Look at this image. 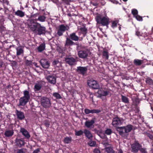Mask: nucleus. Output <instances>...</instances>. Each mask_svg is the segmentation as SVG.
Instances as JSON below:
<instances>
[{"mask_svg":"<svg viewBox=\"0 0 153 153\" xmlns=\"http://www.w3.org/2000/svg\"><path fill=\"white\" fill-rule=\"evenodd\" d=\"M29 27L33 32L37 33L39 35L45 34L46 33V28L36 22V19H31L30 20Z\"/></svg>","mask_w":153,"mask_h":153,"instance_id":"f257e3e1","label":"nucleus"},{"mask_svg":"<svg viewBox=\"0 0 153 153\" xmlns=\"http://www.w3.org/2000/svg\"><path fill=\"white\" fill-rule=\"evenodd\" d=\"M133 126L130 124L126 126L117 127L116 130L119 132V134L122 137L126 138L128 135V133L133 129Z\"/></svg>","mask_w":153,"mask_h":153,"instance_id":"f03ea898","label":"nucleus"},{"mask_svg":"<svg viewBox=\"0 0 153 153\" xmlns=\"http://www.w3.org/2000/svg\"><path fill=\"white\" fill-rule=\"evenodd\" d=\"M96 21L97 23L102 26H106L107 27H108L109 19L107 16H102L101 15L97 16L96 17Z\"/></svg>","mask_w":153,"mask_h":153,"instance_id":"7ed1b4c3","label":"nucleus"},{"mask_svg":"<svg viewBox=\"0 0 153 153\" xmlns=\"http://www.w3.org/2000/svg\"><path fill=\"white\" fill-rule=\"evenodd\" d=\"M69 28V27L67 25H65L64 24L60 25L57 28L56 35L59 36H62L63 33L66 31L68 30Z\"/></svg>","mask_w":153,"mask_h":153,"instance_id":"20e7f679","label":"nucleus"},{"mask_svg":"<svg viewBox=\"0 0 153 153\" xmlns=\"http://www.w3.org/2000/svg\"><path fill=\"white\" fill-rule=\"evenodd\" d=\"M131 152L134 153H137L142 147V145L140 144L137 140H135L134 143L131 145Z\"/></svg>","mask_w":153,"mask_h":153,"instance_id":"39448f33","label":"nucleus"},{"mask_svg":"<svg viewBox=\"0 0 153 153\" xmlns=\"http://www.w3.org/2000/svg\"><path fill=\"white\" fill-rule=\"evenodd\" d=\"M41 104L42 106L45 108H49L51 105V101L49 99L45 97L42 98Z\"/></svg>","mask_w":153,"mask_h":153,"instance_id":"423d86ee","label":"nucleus"},{"mask_svg":"<svg viewBox=\"0 0 153 153\" xmlns=\"http://www.w3.org/2000/svg\"><path fill=\"white\" fill-rule=\"evenodd\" d=\"M88 85L91 88L94 89H99L100 86L97 82L93 79H90L88 81Z\"/></svg>","mask_w":153,"mask_h":153,"instance_id":"0eeeda50","label":"nucleus"},{"mask_svg":"<svg viewBox=\"0 0 153 153\" xmlns=\"http://www.w3.org/2000/svg\"><path fill=\"white\" fill-rule=\"evenodd\" d=\"M123 123V121L121 118L118 117H114L113 118L112 122V125L114 127H117V126L122 125Z\"/></svg>","mask_w":153,"mask_h":153,"instance_id":"6e6552de","label":"nucleus"},{"mask_svg":"<svg viewBox=\"0 0 153 153\" xmlns=\"http://www.w3.org/2000/svg\"><path fill=\"white\" fill-rule=\"evenodd\" d=\"M96 120L95 117L92 118L90 121H86L85 123V127L88 128H93L94 127V124L95 123Z\"/></svg>","mask_w":153,"mask_h":153,"instance_id":"1a4fd4ad","label":"nucleus"},{"mask_svg":"<svg viewBox=\"0 0 153 153\" xmlns=\"http://www.w3.org/2000/svg\"><path fill=\"white\" fill-rule=\"evenodd\" d=\"M87 68L86 67L78 66L77 67L76 71L78 74L84 75L87 72Z\"/></svg>","mask_w":153,"mask_h":153,"instance_id":"9d476101","label":"nucleus"},{"mask_svg":"<svg viewBox=\"0 0 153 153\" xmlns=\"http://www.w3.org/2000/svg\"><path fill=\"white\" fill-rule=\"evenodd\" d=\"M46 79L49 83L53 85H54L56 83V78L53 75H48L46 76Z\"/></svg>","mask_w":153,"mask_h":153,"instance_id":"9b49d317","label":"nucleus"},{"mask_svg":"<svg viewBox=\"0 0 153 153\" xmlns=\"http://www.w3.org/2000/svg\"><path fill=\"white\" fill-rule=\"evenodd\" d=\"M78 55L79 58L85 59L88 56V52L85 50H81L78 52Z\"/></svg>","mask_w":153,"mask_h":153,"instance_id":"f8f14e48","label":"nucleus"},{"mask_svg":"<svg viewBox=\"0 0 153 153\" xmlns=\"http://www.w3.org/2000/svg\"><path fill=\"white\" fill-rule=\"evenodd\" d=\"M39 62L43 68H48L50 66V63L47 59H42Z\"/></svg>","mask_w":153,"mask_h":153,"instance_id":"ddd939ff","label":"nucleus"},{"mask_svg":"<svg viewBox=\"0 0 153 153\" xmlns=\"http://www.w3.org/2000/svg\"><path fill=\"white\" fill-rule=\"evenodd\" d=\"M65 61L67 63L71 66L74 65L76 62V59L72 57L65 58Z\"/></svg>","mask_w":153,"mask_h":153,"instance_id":"4468645a","label":"nucleus"},{"mask_svg":"<svg viewBox=\"0 0 153 153\" xmlns=\"http://www.w3.org/2000/svg\"><path fill=\"white\" fill-rule=\"evenodd\" d=\"M16 114L18 119L20 120H23L25 118L24 113L23 112L19 111L18 110H16Z\"/></svg>","mask_w":153,"mask_h":153,"instance_id":"2eb2a0df","label":"nucleus"},{"mask_svg":"<svg viewBox=\"0 0 153 153\" xmlns=\"http://www.w3.org/2000/svg\"><path fill=\"white\" fill-rule=\"evenodd\" d=\"M101 112V111L99 109H93L92 110H90L87 108H85L84 110V112L86 114H89L90 113L91 114H98L99 113Z\"/></svg>","mask_w":153,"mask_h":153,"instance_id":"dca6fc26","label":"nucleus"},{"mask_svg":"<svg viewBox=\"0 0 153 153\" xmlns=\"http://www.w3.org/2000/svg\"><path fill=\"white\" fill-rule=\"evenodd\" d=\"M98 94L100 96H105L108 95L109 93V91L105 90V89L103 88L99 89L98 91Z\"/></svg>","mask_w":153,"mask_h":153,"instance_id":"f3484780","label":"nucleus"},{"mask_svg":"<svg viewBox=\"0 0 153 153\" xmlns=\"http://www.w3.org/2000/svg\"><path fill=\"white\" fill-rule=\"evenodd\" d=\"M42 83V82L40 81L35 84L34 88L35 91H37L41 89L43 85Z\"/></svg>","mask_w":153,"mask_h":153,"instance_id":"a211bd4d","label":"nucleus"},{"mask_svg":"<svg viewBox=\"0 0 153 153\" xmlns=\"http://www.w3.org/2000/svg\"><path fill=\"white\" fill-rule=\"evenodd\" d=\"M16 145L18 146L21 147L23 146L25 144V142L24 140L22 139H16L15 140Z\"/></svg>","mask_w":153,"mask_h":153,"instance_id":"6ab92c4d","label":"nucleus"},{"mask_svg":"<svg viewBox=\"0 0 153 153\" xmlns=\"http://www.w3.org/2000/svg\"><path fill=\"white\" fill-rule=\"evenodd\" d=\"M20 131L22 134L27 139H28L30 137V135L27 131L23 128H21Z\"/></svg>","mask_w":153,"mask_h":153,"instance_id":"aec40b11","label":"nucleus"},{"mask_svg":"<svg viewBox=\"0 0 153 153\" xmlns=\"http://www.w3.org/2000/svg\"><path fill=\"white\" fill-rule=\"evenodd\" d=\"M93 1H94L95 2L91 1L90 3L94 6L97 7L99 5L98 2L100 3L103 5L104 4V1L103 0H93Z\"/></svg>","mask_w":153,"mask_h":153,"instance_id":"412c9836","label":"nucleus"},{"mask_svg":"<svg viewBox=\"0 0 153 153\" xmlns=\"http://www.w3.org/2000/svg\"><path fill=\"white\" fill-rule=\"evenodd\" d=\"M84 133L85 134V136L89 139H91L93 137L91 132L88 129H85L84 131Z\"/></svg>","mask_w":153,"mask_h":153,"instance_id":"4be33fe9","label":"nucleus"},{"mask_svg":"<svg viewBox=\"0 0 153 153\" xmlns=\"http://www.w3.org/2000/svg\"><path fill=\"white\" fill-rule=\"evenodd\" d=\"M69 37L71 40L73 41H77L79 40V37L76 35L75 33H73L71 34Z\"/></svg>","mask_w":153,"mask_h":153,"instance_id":"5701e85b","label":"nucleus"},{"mask_svg":"<svg viewBox=\"0 0 153 153\" xmlns=\"http://www.w3.org/2000/svg\"><path fill=\"white\" fill-rule=\"evenodd\" d=\"M15 15L21 18L24 17L25 15V12L22 10H18L15 12Z\"/></svg>","mask_w":153,"mask_h":153,"instance_id":"b1692460","label":"nucleus"},{"mask_svg":"<svg viewBox=\"0 0 153 153\" xmlns=\"http://www.w3.org/2000/svg\"><path fill=\"white\" fill-rule=\"evenodd\" d=\"M28 101V100H27L26 99H25V98L22 97L19 99V105L24 106L26 104Z\"/></svg>","mask_w":153,"mask_h":153,"instance_id":"393cba45","label":"nucleus"},{"mask_svg":"<svg viewBox=\"0 0 153 153\" xmlns=\"http://www.w3.org/2000/svg\"><path fill=\"white\" fill-rule=\"evenodd\" d=\"M75 43L73 42L70 38H67L66 39L65 44V46H68L74 45Z\"/></svg>","mask_w":153,"mask_h":153,"instance_id":"a878e982","label":"nucleus"},{"mask_svg":"<svg viewBox=\"0 0 153 153\" xmlns=\"http://www.w3.org/2000/svg\"><path fill=\"white\" fill-rule=\"evenodd\" d=\"M14 133L13 130H6L4 133V135L6 137H9L12 136Z\"/></svg>","mask_w":153,"mask_h":153,"instance_id":"bb28decb","label":"nucleus"},{"mask_svg":"<svg viewBox=\"0 0 153 153\" xmlns=\"http://www.w3.org/2000/svg\"><path fill=\"white\" fill-rule=\"evenodd\" d=\"M16 49L17 56H19L23 53L24 51L21 47H17L16 48Z\"/></svg>","mask_w":153,"mask_h":153,"instance_id":"cd10ccee","label":"nucleus"},{"mask_svg":"<svg viewBox=\"0 0 153 153\" xmlns=\"http://www.w3.org/2000/svg\"><path fill=\"white\" fill-rule=\"evenodd\" d=\"M133 62L135 65L139 66L143 63V60L136 59L134 60Z\"/></svg>","mask_w":153,"mask_h":153,"instance_id":"c85d7f7f","label":"nucleus"},{"mask_svg":"<svg viewBox=\"0 0 153 153\" xmlns=\"http://www.w3.org/2000/svg\"><path fill=\"white\" fill-rule=\"evenodd\" d=\"M24 96L22 97H24L25 99L29 100L30 98V96L29 94V91L25 90L24 92Z\"/></svg>","mask_w":153,"mask_h":153,"instance_id":"c756f323","label":"nucleus"},{"mask_svg":"<svg viewBox=\"0 0 153 153\" xmlns=\"http://www.w3.org/2000/svg\"><path fill=\"white\" fill-rule=\"evenodd\" d=\"M122 101L125 103H129V99L127 97L122 95H121Z\"/></svg>","mask_w":153,"mask_h":153,"instance_id":"7c9ffc66","label":"nucleus"},{"mask_svg":"<svg viewBox=\"0 0 153 153\" xmlns=\"http://www.w3.org/2000/svg\"><path fill=\"white\" fill-rule=\"evenodd\" d=\"M82 26L83 27L80 28V30L83 34L85 35L87 33V29L85 27V24H83Z\"/></svg>","mask_w":153,"mask_h":153,"instance_id":"2f4dec72","label":"nucleus"},{"mask_svg":"<svg viewBox=\"0 0 153 153\" xmlns=\"http://www.w3.org/2000/svg\"><path fill=\"white\" fill-rule=\"evenodd\" d=\"M102 55L103 58L106 59H108L109 57L108 52L107 51L104 50L102 52Z\"/></svg>","mask_w":153,"mask_h":153,"instance_id":"473e14b6","label":"nucleus"},{"mask_svg":"<svg viewBox=\"0 0 153 153\" xmlns=\"http://www.w3.org/2000/svg\"><path fill=\"white\" fill-rule=\"evenodd\" d=\"M105 152L107 153H115V151L111 147H106L105 149Z\"/></svg>","mask_w":153,"mask_h":153,"instance_id":"72a5a7b5","label":"nucleus"},{"mask_svg":"<svg viewBox=\"0 0 153 153\" xmlns=\"http://www.w3.org/2000/svg\"><path fill=\"white\" fill-rule=\"evenodd\" d=\"M45 44L44 43L41 44L40 46L38 48V51L39 52H41L45 50Z\"/></svg>","mask_w":153,"mask_h":153,"instance_id":"f704fd0d","label":"nucleus"},{"mask_svg":"<svg viewBox=\"0 0 153 153\" xmlns=\"http://www.w3.org/2000/svg\"><path fill=\"white\" fill-rule=\"evenodd\" d=\"M72 138L71 137H65L64 140V142L65 143H70L71 141Z\"/></svg>","mask_w":153,"mask_h":153,"instance_id":"c9c22d12","label":"nucleus"},{"mask_svg":"<svg viewBox=\"0 0 153 153\" xmlns=\"http://www.w3.org/2000/svg\"><path fill=\"white\" fill-rule=\"evenodd\" d=\"M46 17L44 16H40L37 19H36V21L37 20L41 22H44L45 21Z\"/></svg>","mask_w":153,"mask_h":153,"instance_id":"e433bc0d","label":"nucleus"},{"mask_svg":"<svg viewBox=\"0 0 153 153\" xmlns=\"http://www.w3.org/2000/svg\"><path fill=\"white\" fill-rule=\"evenodd\" d=\"M84 133L83 131L82 130H80L79 131H75V135L77 136H80L83 134Z\"/></svg>","mask_w":153,"mask_h":153,"instance_id":"4c0bfd02","label":"nucleus"},{"mask_svg":"<svg viewBox=\"0 0 153 153\" xmlns=\"http://www.w3.org/2000/svg\"><path fill=\"white\" fill-rule=\"evenodd\" d=\"M146 83L149 85H152L153 84V80L149 77L146 79Z\"/></svg>","mask_w":153,"mask_h":153,"instance_id":"58836bf2","label":"nucleus"},{"mask_svg":"<svg viewBox=\"0 0 153 153\" xmlns=\"http://www.w3.org/2000/svg\"><path fill=\"white\" fill-rule=\"evenodd\" d=\"M53 96L55 97L57 99H60L62 98V97L60 94L58 93H53Z\"/></svg>","mask_w":153,"mask_h":153,"instance_id":"ea45409f","label":"nucleus"},{"mask_svg":"<svg viewBox=\"0 0 153 153\" xmlns=\"http://www.w3.org/2000/svg\"><path fill=\"white\" fill-rule=\"evenodd\" d=\"M131 13L134 17L138 15V12L137 9H133L131 10Z\"/></svg>","mask_w":153,"mask_h":153,"instance_id":"a19ab883","label":"nucleus"},{"mask_svg":"<svg viewBox=\"0 0 153 153\" xmlns=\"http://www.w3.org/2000/svg\"><path fill=\"white\" fill-rule=\"evenodd\" d=\"M118 23V22L117 21H113L112 23L111 27L113 28L116 27Z\"/></svg>","mask_w":153,"mask_h":153,"instance_id":"79ce46f5","label":"nucleus"},{"mask_svg":"<svg viewBox=\"0 0 153 153\" xmlns=\"http://www.w3.org/2000/svg\"><path fill=\"white\" fill-rule=\"evenodd\" d=\"M112 133V131L111 129L107 128L105 131V133L107 135H110Z\"/></svg>","mask_w":153,"mask_h":153,"instance_id":"37998d69","label":"nucleus"},{"mask_svg":"<svg viewBox=\"0 0 153 153\" xmlns=\"http://www.w3.org/2000/svg\"><path fill=\"white\" fill-rule=\"evenodd\" d=\"M145 133L147 136L149 137L151 140H153V135L152 134L147 132H146Z\"/></svg>","mask_w":153,"mask_h":153,"instance_id":"c03bdc74","label":"nucleus"},{"mask_svg":"<svg viewBox=\"0 0 153 153\" xmlns=\"http://www.w3.org/2000/svg\"><path fill=\"white\" fill-rule=\"evenodd\" d=\"M96 144V142L95 141H90L89 143H88V145L90 146H94Z\"/></svg>","mask_w":153,"mask_h":153,"instance_id":"a18cd8bd","label":"nucleus"},{"mask_svg":"<svg viewBox=\"0 0 153 153\" xmlns=\"http://www.w3.org/2000/svg\"><path fill=\"white\" fill-rule=\"evenodd\" d=\"M25 63L27 66H30L32 65V61L26 60Z\"/></svg>","mask_w":153,"mask_h":153,"instance_id":"49530a36","label":"nucleus"},{"mask_svg":"<svg viewBox=\"0 0 153 153\" xmlns=\"http://www.w3.org/2000/svg\"><path fill=\"white\" fill-rule=\"evenodd\" d=\"M139 151H140L142 153H147L146 148H142L141 147L140 148Z\"/></svg>","mask_w":153,"mask_h":153,"instance_id":"de8ad7c7","label":"nucleus"},{"mask_svg":"<svg viewBox=\"0 0 153 153\" xmlns=\"http://www.w3.org/2000/svg\"><path fill=\"white\" fill-rule=\"evenodd\" d=\"M138 21H142L143 20V18L142 17L140 16L139 15H137L136 16L134 17Z\"/></svg>","mask_w":153,"mask_h":153,"instance_id":"09e8293b","label":"nucleus"},{"mask_svg":"<svg viewBox=\"0 0 153 153\" xmlns=\"http://www.w3.org/2000/svg\"><path fill=\"white\" fill-rule=\"evenodd\" d=\"M17 153H26L24 149H18L17 152Z\"/></svg>","mask_w":153,"mask_h":153,"instance_id":"8fccbe9b","label":"nucleus"},{"mask_svg":"<svg viewBox=\"0 0 153 153\" xmlns=\"http://www.w3.org/2000/svg\"><path fill=\"white\" fill-rule=\"evenodd\" d=\"M45 125L47 127H49L50 125L49 122L48 121H46L45 123Z\"/></svg>","mask_w":153,"mask_h":153,"instance_id":"3c124183","label":"nucleus"},{"mask_svg":"<svg viewBox=\"0 0 153 153\" xmlns=\"http://www.w3.org/2000/svg\"><path fill=\"white\" fill-rule=\"evenodd\" d=\"M93 152L94 153H100V151L97 148H95L94 149Z\"/></svg>","mask_w":153,"mask_h":153,"instance_id":"603ef678","label":"nucleus"},{"mask_svg":"<svg viewBox=\"0 0 153 153\" xmlns=\"http://www.w3.org/2000/svg\"><path fill=\"white\" fill-rule=\"evenodd\" d=\"M12 65L13 66H16L17 65V62L15 61H13L11 63Z\"/></svg>","mask_w":153,"mask_h":153,"instance_id":"864d4df0","label":"nucleus"},{"mask_svg":"<svg viewBox=\"0 0 153 153\" xmlns=\"http://www.w3.org/2000/svg\"><path fill=\"white\" fill-rule=\"evenodd\" d=\"M40 151V150L39 149H37L35 150H34L33 153H38Z\"/></svg>","mask_w":153,"mask_h":153,"instance_id":"5fc2aeb1","label":"nucleus"},{"mask_svg":"<svg viewBox=\"0 0 153 153\" xmlns=\"http://www.w3.org/2000/svg\"><path fill=\"white\" fill-rule=\"evenodd\" d=\"M135 34L138 36H140L141 35L140 32L138 31H137L136 32Z\"/></svg>","mask_w":153,"mask_h":153,"instance_id":"6e6d98bb","label":"nucleus"},{"mask_svg":"<svg viewBox=\"0 0 153 153\" xmlns=\"http://www.w3.org/2000/svg\"><path fill=\"white\" fill-rule=\"evenodd\" d=\"M3 62L0 59V68L2 67L3 65Z\"/></svg>","mask_w":153,"mask_h":153,"instance_id":"4d7b16f0","label":"nucleus"},{"mask_svg":"<svg viewBox=\"0 0 153 153\" xmlns=\"http://www.w3.org/2000/svg\"><path fill=\"white\" fill-rule=\"evenodd\" d=\"M62 1L64 3L67 4L68 3V0H62Z\"/></svg>","mask_w":153,"mask_h":153,"instance_id":"13d9d810","label":"nucleus"},{"mask_svg":"<svg viewBox=\"0 0 153 153\" xmlns=\"http://www.w3.org/2000/svg\"><path fill=\"white\" fill-rule=\"evenodd\" d=\"M118 153H123V152L121 149H120L118 151Z\"/></svg>","mask_w":153,"mask_h":153,"instance_id":"bf43d9fd","label":"nucleus"},{"mask_svg":"<svg viewBox=\"0 0 153 153\" xmlns=\"http://www.w3.org/2000/svg\"><path fill=\"white\" fill-rule=\"evenodd\" d=\"M39 13H36L34 14L33 15L34 16L36 17L37 15H39Z\"/></svg>","mask_w":153,"mask_h":153,"instance_id":"052dcab7","label":"nucleus"},{"mask_svg":"<svg viewBox=\"0 0 153 153\" xmlns=\"http://www.w3.org/2000/svg\"><path fill=\"white\" fill-rule=\"evenodd\" d=\"M67 15L68 16H69V17H71L72 16L71 14L70 13H68L67 14Z\"/></svg>","mask_w":153,"mask_h":153,"instance_id":"680f3d73","label":"nucleus"},{"mask_svg":"<svg viewBox=\"0 0 153 153\" xmlns=\"http://www.w3.org/2000/svg\"><path fill=\"white\" fill-rule=\"evenodd\" d=\"M153 33V27H152V33L150 34L151 35Z\"/></svg>","mask_w":153,"mask_h":153,"instance_id":"e2e57ef3","label":"nucleus"},{"mask_svg":"<svg viewBox=\"0 0 153 153\" xmlns=\"http://www.w3.org/2000/svg\"><path fill=\"white\" fill-rule=\"evenodd\" d=\"M53 62L54 63H53V64L54 65H56L57 63V62L56 61H54Z\"/></svg>","mask_w":153,"mask_h":153,"instance_id":"0e129e2a","label":"nucleus"},{"mask_svg":"<svg viewBox=\"0 0 153 153\" xmlns=\"http://www.w3.org/2000/svg\"><path fill=\"white\" fill-rule=\"evenodd\" d=\"M33 64H34V65L36 66V67H37V66H36V65H37V63L36 62H34L33 63Z\"/></svg>","mask_w":153,"mask_h":153,"instance_id":"69168bd1","label":"nucleus"},{"mask_svg":"<svg viewBox=\"0 0 153 153\" xmlns=\"http://www.w3.org/2000/svg\"><path fill=\"white\" fill-rule=\"evenodd\" d=\"M119 30H121V27H120V26L119 27Z\"/></svg>","mask_w":153,"mask_h":153,"instance_id":"338daca9","label":"nucleus"},{"mask_svg":"<svg viewBox=\"0 0 153 153\" xmlns=\"http://www.w3.org/2000/svg\"><path fill=\"white\" fill-rule=\"evenodd\" d=\"M151 108L152 111H153V106H151Z\"/></svg>","mask_w":153,"mask_h":153,"instance_id":"774afa93","label":"nucleus"}]
</instances>
